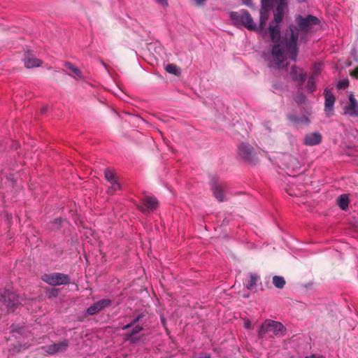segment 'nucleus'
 Instances as JSON below:
<instances>
[{
	"label": "nucleus",
	"instance_id": "f257e3e1",
	"mask_svg": "<svg viewBox=\"0 0 358 358\" xmlns=\"http://www.w3.org/2000/svg\"><path fill=\"white\" fill-rule=\"evenodd\" d=\"M271 41L274 45L271 49V56L278 68L289 57L296 61L298 48L297 41L299 30L296 27L291 25L285 31L282 39H280V29L278 24L271 23L268 27Z\"/></svg>",
	"mask_w": 358,
	"mask_h": 358
},
{
	"label": "nucleus",
	"instance_id": "f704fd0d",
	"mask_svg": "<svg viewBox=\"0 0 358 358\" xmlns=\"http://www.w3.org/2000/svg\"><path fill=\"white\" fill-rule=\"evenodd\" d=\"M210 356L209 354L207 353H201L196 358H210Z\"/></svg>",
	"mask_w": 358,
	"mask_h": 358
},
{
	"label": "nucleus",
	"instance_id": "e433bc0d",
	"mask_svg": "<svg viewBox=\"0 0 358 358\" xmlns=\"http://www.w3.org/2000/svg\"><path fill=\"white\" fill-rule=\"evenodd\" d=\"M196 5H202L206 0H194Z\"/></svg>",
	"mask_w": 358,
	"mask_h": 358
},
{
	"label": "nucleus",
	"instance_id": "473e14b6",
	"mask_svg": "<svg viewBox=\"0 0 358 358\" xmlns=\"http://www.w3.org/2000/svg\"><path fill=\"white\" fill-rule=\"evenodd\" d=\"M159 4H160L163 7L168 6V1L167 0H155Z\"/></svg>",
	"mask_w": 358,
	"mask_h": 358
},
{
	"label": "nucleus",
	"instance_id": "dca6fc26",
	"mask_svg": "<svg viewBox=\"0 0 358 358\" xmlns=\"http://www.w3.org/2000/svg\"><path fill=\"white\" fill-rule=\"evenodd\" d=\"M322 141V135L319 132H312L307 134L303 139V143L306 145L313 146L318 145Z\"/></svg>",
	"mask_w": 358,
	"mask_h": 358
},
{
	"label": "nucleus",
	"instance_id": "ea45409f",
	"mask_svg": "<svg viewBox=\"0 0 358 358\" xmlns=\"http://www.w3.org/2000/svg\"><path fill=\"white\" fill-rule=\"evenodd\" d=\"M194 358H196V357H194Z\"/></svg>",
	"mask_w": 358,
	"mask_h": 358
},
{
	"label": "nucleus",
	"instance_id": "a211bd4d",
	"mask_svg": "<svg viewBox=\"0 0 358 358\" xmlns=\"http://www.w3.org/2000/svg\"><path fill=\"white\" fill-rule=\"evenodd\" d=\"M287 119L296 125L308 124L309 123V119L306 115L299 117L291 113L287 115Z\"/></svg>",
	"mask_w": 358,
	"mask_h": 358
},
{
	"label": "nucleus",
	"instance_id": "9d476101",
	"mask_svg": "<svg viewBox=\"0 0 358 358\" xmlns=\"http://www.w3.org/2000/svg\"><path fill=\"white\" fill-rule=\"evenodd\" d=\"M131 327L132 329L123 335V339L124 341H128L131 344H137L141 340V336L136 335L143 329V327L137 324Z\"/></svg>",
	"mask_w": 358,
	"mask_h": 358
},
{
	"label": "nucleus",
	"instance_id": "f8f14e48",
	"mask_svg": "<svg viewBox=\"0 0 358 358\" xmlns=\"http://www.w3.org/2000/svg\"><path fill=\"white\" fill-rule=\"evenodd\" d=\"M344 110L345 113L351 117H356L358 116V102L353 94H350L349 103L345 106Z\"/></svg>",
	"mask_w": 358,
	"mask_h": 358
},
{
	"label": "nucleus",
	"instance_id": "b1692460",
	"mask_svg": "<svg viewBox=\"0 0 358 358\" xmlns=\"http://www.w3.org/2000/svg\"><path fill=\"white\" fill-rule=\"evenodd\" d=\"M286 282L283 277L279 275H274L273 277V284L276 288L282 289Z\"/></svg>",
	"mask_w": 358,
	"mask_h": 358
},
{
	"label": "nucleus",
	"instance_id": "7c9ffc66",
	"mask_svg": "<svg viewBox=\"0 0 358 358\" xmlns=\"http://www.w3.org/2000/svg\"><path fill=\"white\" fill-rule=\"evenodd\" d=\"M349 81L347 79L341 80L338 81L337 84V88L338 90H344L348 87Z\"/></svg>",
	"mask_w": 358,
	"mask_h": 358
},
{
	"label": "nucleus",
	"instance_id": "a878e982",
	"mask_svg": "<svg viewBox=\"0 0 358 358\" xmlns=\"http://www.w3.org/2000/svg\"><path fill=\"white\" fill-rule=\"evenodd\" d=\"M277 1V6L275 8V12L278 13H285V9L287 6V2L285 0H276Z\"/></svg>",
	"mask_w": 358,
	"mask_h": 358
},
{
	"label": "nucleus",
	"instance_id": "412c9836",
	"mask_svg": "<svg viewBox=\"0 0 358 358\" xmlns=\"http://www.w3.org/2000/svg\"><path fill=\"white\" fill-rule=\"evenodd\" d=\"M259 280V276L257 274L250 273L249 274V280L245 284V287L249 290L252 289L256 286Z\"/></svg>",
	"mask_w": 358,
	"mask_h": 358
},
{
	"label": "nucleus",
	"instance_id": "4be33fe9",
	"mask_svg": "<svg viewBox=\"0 0 358 358\" xmlns=\"http://www.w3.org/2000/svg\"><path fill=\"white\" fill-rule=\"evenodd\" d=\"M338 205L343 210H346L348 208L349 198L348 194H343L338 196Z\"/></svg>",
	"mask_w": 358,
	"mask_h": 358
},
{
	"label": "nucleus",
	"instance_id": "72a5a7b5",
	"mask_svg": "<svg viewBox=\"0 0 358 358\" xmlns=\"http://www.w3.org/2000/svg\"><path fill=\"white\" fill-rule=\"evenodd\" d=\"M350 75L358 79V66H357L351 73Z\"/></svg>",
	"mask_w": 358,
	"mask_h": 358
},
{
	"label": "nucleus",
	"instance_id": "1a4fd4ad",
	"mask_svg": "<svg viewBox=\"0 0 358 358\" xmlns=\"http://www.w3.org/2000/svg\"><path fill=\"white\" fill-rule=\"evenodd\" d=\"M210 187L213 195L217 200L220 202L224 201L225 200V185L222 182L213 179L210 182Z\"/></svg>",
	"mask_w": 358,
	"mask_h": 358
},
{
	"label": "nucleus",
	"instance_id": "4c0bfd02",
	"mask_svg": "<svg viewBox=\"0 0 358 358\" xmlns=\"http://www.w3.org/2000/svg\"><path fill=\"white\" fill-rule=\"evenodd\" d=\"M245 326L247 329H250L251 328V324L250 322H246L245 324Z\"/></svg>",
	"mask_w": 358,
	"mask_h": 358
},
{
	"label": "nucleus",
	"instance_id": "f3484780",
	"mask_svg": "<svg viewBox=\"0 0 358 358\" xmlns=\"http://www.w3.org/2000/svg\"><path fill=\"white\" fill-rule=\"evenodd\" d=\"M290 73L292 78L299 84L303 83L306 80V73H304L301 69L296 68L295 66H292Z\"/></svg>",
	"mask_w": 358,
	"mask_h": 358
},
{
	"label": "nucleus",
	"instance_id": "4468645a",
	"mask_svg": "<svg viewBox=\"0 0 358 358\" xmlns=\"http://www.w3.org/2000/svg\"><path fill=\"white\" fill-rule=\"evenodd\" d=\"M158 206V201L154 196H145L143 199V205L139 206L138 208L143 211H148L155 210Z\"/></svg>",
	"mask_w": 358,
	"mask_h": 358
},
{
	"label": "nucleus",
	"instance_id": "cd10ccee",
	"mask_svg": "<svg viewBox=\"0 0 358 358\" xmlns=\"http://www.w3.org/2000/svg\"><path fill=\"white\" fill-rule=\"evenodd\" d=\"M104 176H105V178L109 182H113L115 180H116V177H115V175L114 174V173L110 170V169H106L104 171Z\"/></svg>",
	"mask_w": 358,
	"mask_h": 358
},
{
	"label": "nucleus",
	"instance_id": "7ed1b4c3",
	"mask_svg": "<svg viewBox=\"0 0 358 358\" xmlns=\"http://www.w3.org/2000/svg\"><path fill=\"white\" fill-rule=\"evenodd\" d=\"M230 16L236 24L243 25L250 31L258 29L257 26L253 22L252 16L245 10H242L239 12H232Z\"/></svg>",
	"mask_w": 358,
	"mask_h": 358
},
{
	"label": "nucleus",
	"instance_id": "393cba45",
	"mask_svg": "<svg viewBox=\"0 0 358 358\" xmlns=\"http://www.w3.org/2000/svg\"><path fill=\"white\" fill-rule=\"evenodd\" d=\"M166 71L171 74L173 75H178L180 73V69L177 66V65L174 64H169L166 66Z\"/></svg>",
	"mask_w": 358,
	"mask_h": 358
},
{
	"label": "nucleus",
	"instance_id": "6e6552de",
	"mask_svg": "<svg viewBox=\"0 0 358 358\" xmlns=\"http://www.w3.org/2000/svg\"><path fill=\"white\" fill-rule=\"evenodd\" d=\"M271 9L272 5L269 0L262 1V7L259 11V26L258 28L261 31L264 30L266 27Z\"/></svg>",
	"mask_w": 358,
	"mask_h": 358
},
{
	"label": "nucleus",
	"instance_id": "20e7f679",
	"mask_svg": "<svg viewBox=\"0 0 358 358\" xmlns=\"http://www.w3.org/2000/svg\"><path fill=\"white\" fill-rule=\"evenodd\" d=\"M0 303L6 306L8 311H14L21 303V299L15 292L5 289L0 293Z\"/></svg>",
	"mask_w": 358,
	"mask_h": 358
},
{
	"label": "nucleus",
	"instance_id": "58836bf2",
	"mask_svg": "<svg viewBox=\"0 0 358 358\" xmlns=\"http://www.w3.org/2000/svg\"><path fill=\"white\" fill-rule=\"evenodd\" d=\"M57 293H58V292H57V289H53L52 290V294L53 296H56L57 295Z\"/></svg>",
	"mask_w": 358,
	"mask_h": 358
},
{
	"label": "nucleus",
	"instance_id": "2eb2a0df",
	"mask_svg": "<svg viewBox=\"0 0 358 358\" xmlns=\"http://www.w3.org/2000/svg\"><path fill=\"white\" fill-rule=\"evenodd\" d=\"M324 95L325 98L324 111L327 113H329L332 112L334 110V105L336 101V97L329 89L324 90Z\"/></svg>",
	"mask_w": 358,
	"mask_h": 358
},
{
	"label": "nucleus",
	"instance_id": "39448f33",
	"mask_svg": "<svg viewBox=\"0 0 358 358\" xmlns=\"http://www.w3.org/2000/svg\"><path fill=\"white\" fill-rule=\"evenodd\" d=\"M41 279L52 286L69 285L71 280L69 275L62 273L44 274L42 275Z\"/></svg>",
	"mask_w": 358,
	"mask_h": 358
},
{
	"label": "nucleus",
	"instance_id": "5701e85b",
	"mask_svg": "<svg viewBox=\"0 0 358 358\" xmlns=\"http://www.w3.org/2000/svg\"><path fill=\"white\" fill-rule=\"evenodd\" d=\"M145 315L143 313L138 314L136 315L129 324L122 327V330H127L134 325H137V323L142 320Z\"/></svg>",
	"mask_w": 358,
	"mask_h": 358
},
{
	"label": "nucleus",
	"instance_id": "c85d7f7f",
	"mask_svg": "<svg viewBox=\"0 0 358 358\" xmlns=\"http://www.w3.org/2000/svg\"><path fill=\"white\" fill-rule=\"evenodd\" d=\"M308 90L310 92H313L315 90V81L313 76H311L307 83Z\"/></svg>",
	"mask_w": 358,
	"mask_h": 358
},
{
	"label": "nucleus",
	"instance_id": "c756f323",
	"mask_svg": "<svg viewBox=\"0 0 358 358\" xmlns=\"http://www.w3.org/2000/svg\"><path fill=\"white\" fill-rule=\"evenodd\" d=\"M284 17V13L274 12V20L271 23L273 24H278L282 22Z\"/></svg>",
	"mask_w": 358,
	"mask_h": 358
},
{
	"label": "nucleus",
	"instance_id": "0eeeda50",
	"mask_svg": "<svg viewBox=\"0 0 358 358\" xmlns=\"http://www.w3.org/2000/svg\"><path fill=\"white\" fill-rule=\"evenodd\" d=\"M296 24L299 27L298 30H301L305 33L309 31L313 25L319 24L320 20L313 15H308L306 17L299 15L296 18Z\"/></svg>",
	"mask_w": 358,
	"mask_h": 358
},
{
	"label": "nucleus",
	"instance_id": "ddd939ff",
	"mask_svg": "<svg viewBox=\"0 0 358 358\" xmlns=\"http://www.w3.org/2000/svg\"><path fill=\"white\" fill-rule=\"evenodd\" d=\"M110 304L111 301L110 299H101L90 306L87 309V313L89 315H95L103 310L104 308L109 306Z\"/></svg>",
	"mask_w": 358,
	"mask_h": 358
},
{
	"label": "nucleus",
	"instance_id": "c9c22d12",
	"mask_svg": "<svg viewBox=\"0 0 358 358\" xmlns=\"http://www.w3.org/2000/svg\"><path fill=\"white\" fill-rule=\"evenodd\" d=\"M305 358H324V357L322 355H311L310 356H306Z\"/></svg>",
	"mask_w": 358,
	"mask_h": 358
},
{
	"label": "nucleus",
	"instance_id": "6ab92c4d",
	"mask_svg": "<svg viewBox=\"0 0 358 358\" xmlns=\"http://www.w3.org/2000/svg\"><path fill=\"white\" fill-rule=\"evenodd\" d=\"M24 64L26 68L30 69L40 66L42 62L40 59L34 57L31 55H27L24 59Z\"/></svg>",
	"mask_w": 358,
	"mask_h": 358
},
{
	"label": "nucleus",
	"instance_id": "423d86ee",
	"mask_svg": "<svg viewBox=\"0 0 358 358\" xmlns=\"http://www.w3.org/2000/svg\"><path fill=\"white\" fill-rule=\"evenodd\" d=\"M238 153L240 157L250 164H256L257 158L254 148L248 143H242L238 147Z\"/></svg>",
	"mask_w": 358,
	"mask_h": 358
},
{
	"label": "nucleus",
	"instance_id": "2f4dec72",
	"mask_svg": "<svg viewBox=\"0 0 358 358\" xmlns=\"http://www.w3.org/2000/svg\"><path fill=\"white\" fill-rule=\"evenodd\" d=\"M294 100L296 103L301 104L305 102L306 97L303 94L299 93L296 95Z\"/></svg>",
	"mask_w": 358,
	"mask_h": 358
},
{
	"label": "nucleus",
	"instance_id": "f03ea898",
	"mask_svg": "<svg viewBox=\"0 0 358 358\" xmlns=\"http://www.w3.org/2000/svg\"><path fill=\"white\" fill-rule=\"evenodd\" d=\"M286 331V328L282 323L271 320H266L259 327L258 336L263 338L266 334L272 333V336L282 337L285 335Z\"/></svg>",
	"mask_w": 358,
	"mask_h": 358
},
{
	"label": "nucleus",
	"instance_id": "bb28decb",
	"mask_svg": "<svg viewBox=\"0 0 358 358\" xmlns=\"http://www.w3.org/2000/svg\"><path fill=\"white\" fill-rule=\"evenodd\" d=\"M110 185L108 187V193L110 194H113L115 192L120 188V185L117 180L110 182Z\"/></svg>",
	"mask_w": 358,
	"mask_h": 358
},
{
	"label": "nucleus",
	"instance_id": "9b49d317",
	"mask_svg": "<svg viewBox=\"0 0 358 358\" xmlns=\"http://www.w3.org/2000/svg\"><path fill=\"white\" fill-rule=\"evenodd\" d=\"M69 347V341L64 340L58 343L51 344L45 348V351L49 355L65 352Z\"/></svg>",
	"mask_w": 358,
	"mask_h": 358
},
{
	"label": "nucleus",
	"instance_id": "aec40b11",
	"mask_svg": "<svg viewBox=\"0 0 358 358\" xmlns=\"http://www.w3.org/2000/svg\"><path fill=\"white\" fill-rule=\"evenodd\" d=\"M64 66L69 69L71 72V73H67L69 76H73L74 78L77 77L80 79H82L83 78V73L81 72V71L72 63L69 62H66L64 63Z\"/></svg>",
	"mask_w": 358,
	"mask_h": 358
}]
</instances>
